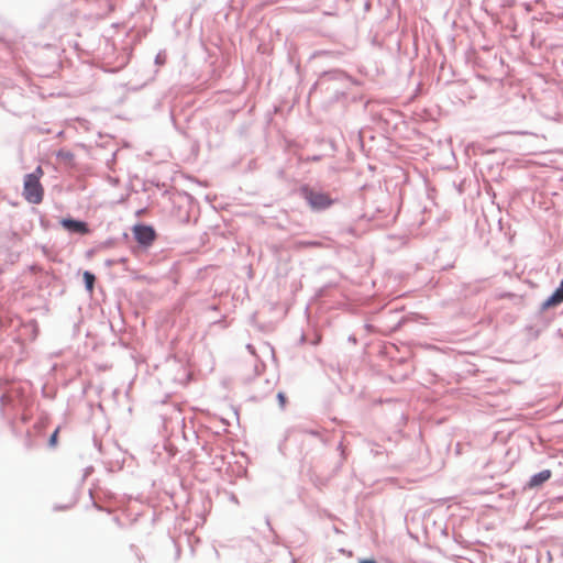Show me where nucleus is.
<instances>
[{"label": "nucleus", "mask_w": 563, "mask_h": 563, "mask_svg": "<svg viewBox=\"0 0 563 563\" xmlns=\"http://www.w3.org/2000/svg\"><path fill=\"white\" fill-rule=\"evenodd\" d=\"M44 172L41 166L24 177L23 196L30 203H40L44 197V188L40 181Z\"/></svg>", "instance_id": "obj_1"}, {"label": "nucleus", "mask_w": 563, "mask_h": 563, "mask_svg": "<svg viewBox=\"0 0 563 563\" xmlns=\"http://www.w3.org/2000/svg\"><path fill=\"white\" fill-rule=\"evenodd\" d=\"M301 195L313 210H323L333 203L327 192L316 191L307 186L301 188Z\"/></svg>", "instance_id": "obj_2"}, {"label": "nucleus", "mask_w": 563, "mask_h": 563, "mask_svg": "<svg viewBox=\"0 0 563 563\" xmlns=\"http://www.w3.org/2000/svg\"><path fill=\"white\" fill-rule=\"evenodd\" d=\"M132 231L137 243L143 246H150L156 240V232L151 225L137 224Z\"/></svg>", "instance_id": "obj_3"}, {"label": "nucleus", "mask_w": 563, "mask_h": 563, "mask_svg": "<svg viewBox=\"0 0 563 563\" xmlns=\"http://www.w3.org/2000/svg\"><path fill=\"white\" fill-rule=\"evenodd\" d=\"M62 227L73 233L87 234L89 232L88 225L84 221L74 219H63L60 221Z\"/></svg>", "instance_id": "obj_4"}, {"label": "nucleus", "mask_w": 563, "mask_h": 563, "mask_svg": "<svg viewBox=\"0 0 563 563\" xmlns=\"http://www.w3.org/2000/svg\"><path fill=\"white\" fill-rule=\"evenodd\" d=\"M563 302V280L561 282L559 288L550 296L542 305L543 309H549L551 307H555Z\"/></svg>", "instance_id": "obj_5"}, {"label": "nucleus", "mask_w": 563, "mask_h": 563, "mask_svg": "<svg viewBox=\"0 0 563 563\" xmlns=\"http://www.w3.org/2000/svg\"><path fill=\"white\" fill-rule=\"evenodd\" d=\"M552 473L550 470H544L536 475H533L529 483H528V486L530 488H533V487H538L540 485H542L544 482H547L548 479H550Z\"/></svg>", "instance_id": "obj_6"}, {"label": "nucleus", "mask_w": 563, "mask_h": 563, "mask_svg": "<svg viewBox=\"0 0 563 563\" xmlns=\"http://www.w3.org/2000/svg\"><path fill=\"white\" fill-rule=\"evenodd\" d=\"M82 277H84V282H85L87 290L90 294H92L95 280H96L95 275L92 273L86 271V272H84Z\"/></svg>", "instance_id": "obj_7"}, {"label": "nucleus", "mask_w": 563, "mask_h": 563, "mask_svg": "<svg viewBox=\"0 0 563 563\" xmlns=\"http://www.w3.org/2000/svg\"><path fill=\"white\" fill-rule=\"evenodd\" d=\"M59 428H57L49 438V445L56 446L58 439Z\"/></svg>", "instance_id": "obj_8"}, {"label": "nucleus", "mask_w": 563, "mask_h": 563, "mask_svg": "<svg viewBox=\"0 0 563 563\" xmlns=\"http://www.w3.org/2000/svg\"><path fill=\"white\" fill-rule=\"evenodd\" d=\"M277 399H278V402H279L280 408H284V407H285V405H286V396H285V394H284V393H282V391H280V393H278V394H277Z\"/></svg>", "instance_id": "obj_9"}, {"label": "nucleus", "mask_w": 563, "mask_h": 563, "mask_svg": "<svg viewBox=\"0 0 563 563\" xmlns=\"http://www.w3.org/2000/svg\"><path fill=\"white\" fill-rule=\"evenodd\" d=\"M360 563H376L374 560H362Z\"/></svg>", "instance_id": "obj_10"}]
</instances>
